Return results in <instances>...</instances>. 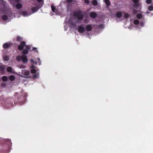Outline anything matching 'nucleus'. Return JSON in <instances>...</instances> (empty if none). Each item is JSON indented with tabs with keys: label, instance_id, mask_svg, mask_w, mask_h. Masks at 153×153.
<instances>
[{
	"label": "nucleus",
	"instance_id": "nucleus-1",
	"mask_svg": "<svg viewBox=\"0 0 153 153\" xmlns=\"http://www.w3.org/2000/svg\"><path fill=\"white\" fill-rule=\"evenodd\" d=\"M84 15L83 12L81 10L74 12V16L77 17L79 20H82L83 18Z\"/></svg>",
	"mask_w": 153,
	"mask_h": 153
},
{
	"label": "nucleus",
	"instance_id": "nucleus-2",
	"mask_svg": "<svg viewBox=\"0 0 153 153\" xmlns=\"http://www.w3.org/2000/svg\"><path fill=\"white\" fill-rule=\"evenodd\" d=\"M16 60L18 61L22 60L24 63H26L28 61L27 57L25 55H22L21 56H17L16 57Z\"/></svg>",
	"mask_w": 153,
	"mask_h": 153
},
{
	"label": "nucleus",
	"instance_id": "nucleus-3",
	"mask_svg": "<svg viewBox=\"0 0 153 153\" xmlns=\"http://www.w3.org/2000/svg\"><path fill=\"white\" fill-rule=\"evenodd\" d=\"M26 42L24 41H22L21 42L20 45H19L18 47V50L19 51L22 50L24 46L25 47Z\"/></svg>",
	"mask_w": 153,
	"mask_h": 153
},
{
	"label": "nucleus",
	"instance_id": "nucleus-4",
	"mask_svg": "<svg viewBox=\"0 0 153 153\" xmlns=\"http://www.w3.org/2000/svg\"><path fill=\"white\" fill-rule=\"evenodd\" d=\"M25 49L23 50L22 52V54L26 55L29 52V51L30 49V46L28 45H25Z\"/></svg>",
	"mask_w": 153,
	"mask_h": 153
},
{
	"label": "nucleus",
	"instance_id": "nucleus-5",
	"mask_svg": "<svg viewBox=\"0 0 153 153\" xmlns=\"http://www.w3.org/2000/svg\"><path fill=\"white\" fill-rule=\"evenodd\" d=\"M78 31L79 33H82L85 32V28L81 25H79L78 26Z\"/></svg>",
	"mask_w": 153,
	"mask_h": 153
},
{
	"label": "nucleus",
	"instance_id": "nucleus-6",
	"mask_svg": "<svg viewBox=\"0 0 153 153\" xmlns=\"http://www.w3.org/2000/svg\"><path fill=\"white\" fill-rule=\"evenodd\" d=\"M22 74L26 76V77L27 78H30V77L29 76L30 74V73L29 71L24 70L22 71Z\"/></svg>",
	"mask_w": 153,
	"mask_h": 153
},
{
	"label": "nucleus",
	"instance_id": "nucleus-7",
	"mask_svg": "<svg viewBox=\"0 0 153 153\" xmlns=\"http://www.w3.org/2000/svg\"><path fill=\"white\" fill-rule=\"evenodd\" d=\"M13 44L11 43H4L3 45V47L4 49H7L10 47L12 46Z\"/></svg>",
	"mask_w": 153,
	"mask_h": 153
},
{
	"label": "nucleus",
	"instance_id": "nucleus-8",
	"mask_svg": "<svg viewBox=\"0 0 153 153\" xmlns=\"http://www.w3.org/2000/svg\"><path fill=\"white\" fill-rule=\"evenodd\" d=\"M90 16L92 18H95L97 17V14L95 12H91L90 13Z\"/></svg>",
	"mask_w": 153,
	"mask_h": 153
},
{
	"label": "nucleus",
	"instance_id": "nucleus-9",
	"mask_svg": "<svg viewBox=\"0 0 153 153\" xmlns=\"http://www.w3.org/2000/svg\"><path fill=\"white\" fill-rule=\"evenodd\" d=\"M92 28L91 25H88L85 27L86 30L88 32L91 31L92 29Z\"/></svg>",
	"mask_w": 153,
	"mask_h": 153
},
{
	"label": "nucleus",
	"instance_id": "nucleus-10",
	"mask_svg": "<svg viewBox=\"0 0 153 153\" xmlns=\"http://www.w3.org/2000/svg\"><path fill=\"white\" fill-rule=\"evenodd\" d=\"M51 7L52 11L57 14V13H58L57 10L55 6H54L53 5H51Z\"/></svg>",
	"mask_w": 153,
	"mask_h": 153
},
{
	"label": "nucleus",
	"instance_id": "nucleus-11",
	"mask_svg": "<svg viewBox=\"0 0 153 153\" xmlns=\"http://www.w3.org/2000/svg\"><path fill=\"white\" fill-rule=\"evenodd\" d=\"M39 9V8L38 7H33L31 9V10L33 13H35L38 11Z\"/></svg>",
	"mask_w": 153,
	"mask_h": 153
},
{
	"label": "nucleus",
	"instance_id": "nucleus-12",
	"mask_svg": "<svg viewBox=\"0 0 153 153\" xmlns=\"http://www.w3.org/2000/svg\"><path fill=\"white\" fill-rule=\"evenodd\" d=\"M116 16L119 18H120L122 17V14L121 12H117L116 13Z\"/></svg>",
	"mask_w": 153,
	"mask_h": 153
},
{
	"label": "nucleus",
	"instance_id": "nucleus-13",
	"mask_svg": "<svg viewBox=\"0 0 153 153\" xmlns=\"http://www.w3.org/2000/svg\"><path fill=\"white\" fill-rule=\"evenodd\" d=\"M22 5L20 3H18L16 5V7L18 9H19L22 8Z\"/></svg>",
	"mask_w": 153,
	"mask_h": 153
},
{
	"label": "nucleus",
	"instance_id": "nucleus-14",
	"mask_svg": "<svg viewBox=\"0 0 153 153\" xmlns=\"http://www.w3.org/2000/svg\"><path fill=\"white\" fill-rule=\"evenodd\" d=\"M15 76L13 75H11L9 77V79L11 81H13L15 79Z\"/></svg>",
	"mask_w": 153,
	"mask_h": 153
},
{
	"label": "nucleus",
	"instance_id": "nucleus-15",
	"mask_svg": "<svg viewBox=\"0 0 153 153\" xmlns=\"http://www.w3.org/2000/svg\"><path fill=\"white\" fill-rule=\"evenodd\" d=\"M2 80L4 82H6L8 80L7 77L6 76H3L2 77Z\"/></svg>",
	"mask_w": 153,
	"mask_h": 153
},
{
	"label": "nucleus",
	"instance_id": "nucleus-16",
	"mask_svg": "<svg viewBox=\"0 0 153 153\" xmlns=\"http://www.w3.org/2000/svg\"><path fill=\"white\" fill-rule=\"evenodd\" d=\"M92 3V4L94 6L97 5L98 4L97 1L96 0H93Z\"/></svg>",
	"mask_w": 153,
	"mask_h": 153
},
{
	"label": "nucleus",
	"instance_id": "nucleus-17",
	"mask_svg": "<svg viewBox=\"0 0 153 153\" xmlns=\"http://www.w3.org/2000/svg\"><path fill=\"white\" fill-rule=\"evenodd\" d=\"M105 3L106 4V5L108 6H109L110 5V2L109 1V0H105Z\"/></svg>",
	"mask_w": 153,
	"mask_h": 153
},
{
	"label": "nucleus",
	"instance_id": "nucleus-18",
	"mask_svg": "<svg viewBox=\"0 0 153 153\" xmlns=\"http://www.w3.org/2000/svg\"><path fill=\"white\" fill-rule=\"evenodd\" d=\"M7 71L8 72H11L12 71V68L10 67H8L7 68Z\"/></svg>",
	"mask_w": 153,
	"mask_h": 153
},
{
	"label": "nucleus",
	"instance_id": "nucleus-19",
	"mask_svg": "<svg viewBox=\"0 0 153 153\" xmlns=\"http://www.w3.org/2000/svg\"><path fill=\"white\" fill-rule=\"evenodd\" d=\"M39 76V74L38 73L32 75L33 78V79L37 78Z\"/></svg>",
	"mask_w": 153,
	"mask_h": 153
},
{
	"label": "nucleus",
	"instance_id": "nucleus-20",
	"mask_svg": "<svg viewBox=\"0 0 153 153\" xmlns=\"http://www.w3.org/2000/svg\"><path fill=\"white\" fill-rule=\"evenodd\" d=\"M139 21L138 19H135L134 21V25H137L139 24Z\"/></svg>",
	"mask_w": 153,
	"mask_h": 153
},
{
	"label": "nucleus",
	"instance_id": "nucleus-21",
	"mask_svg": "<svg viewBox=\"0 0 153 153\" xmlns=\"http://www.w3.org/2000/svg\"><path fill=\"white\" fill-rule=\"evenodd\" d=\"M142 17V14L140 13H138L137 15V18L139 19H141Z\"/></svg>",
	"mask_w": 153,
	"mask_h": 153
},
{
	"label": "nucleus",
	"instance_id": "nucleus-22",
	"mask_svg": "<svg viewBox=\"0 0 153 153\" xmlns=\"http://www.w3.org/2000/svg\"><path fill=\"white\" fill-rule=\"evenodd\" d=\"M36 70L35 68H32L30 71V72L32 74H34L36 72Z\"/></svg>",
	"mask_w": 153,
	"mask_h": 153
},
{
	"label": "nucleus",
	"instance_id": "nucleus-23",
	"mask_svg": "<svg viewBox=\"0 0 153 153\" xmlns=\"http://www.w3.org/2000/svg\"><path fill=\"white\" fill-rule=\"evenodd\" d=\"M2 19L4 20H7L8 19V17L6 15H4L2 17Z\"/></svg>",
	"mask_w": 153,
	"mask_h": 153
},
{
	"label": "nucleus",
	"instance_id": "nucleus-24",
	"mask_svg": "<svg viewBox=\"0 0 153 153\" xmlns=\"http://www.w3.org/2000/svg\"><path fill=\"white\" fill-rule=\"evenodd\" d=\"M27 13L25 11H23L22 12V14L24 16H28L27 15Z\"/></svg>",
	"mask_w": 153,
	"mask_h": 153
},
{
	"label": "nucleus",
	"instance_id": "nucleus-25",
	"mask_svg": "<svg viewBox=\"0 0 153 153\" xmlns=\"http://www.w3.org/2000/svg\"><path fill=\"white\" fill-rule=\"evenodd\" d=\"M16 39L17 41L19 42L22 41L23 39L22 37L18 36L16 38Z\"/></svg>",
	"mask_w": 153,
	"mask_h": 153
},
{
	"label": "nucleus",
	"instance_id": "nucleus-26",
	"mask_svg": "<svg viewBox=\"0 0 153 153\" xmlns=\"http://www.w3.org/2000/svg\"><path fill=\"white\" fill-rule=\"evenodd\" d=\"M5 69V67L4 65L0 66V70L1 71H4Z\"/></svg>",
	"mask_w": 153,
	"mask_h": 153
},
{
	"label": "nucleus",
	"instance_id": "nucleus-27",
	"mask_svg": "<svg viewBox=\"0 0 153 153\" xmlns=\"http://www.w3.org/2000/svg\"><path fill=\"white\" fill-rule=\"evenodd\" d=\"M148 9L149 11H152L153 10V6L152 5L149 6L148 7Z\"/></svg>",
	"mask_w": 153,
	"mask_h": 153
},
{
	"label": "nucleus",
	"instance_id": "nucleus-28",
	"mask_svg": "<svg viewBox=\"0 0 153 153\" xmlns=\"http://www.w3.org/2000/svg\"><path fill=\"white\" fill-rule=\"evenodd\" d=\"M124 17L125 19H128L129 17L128 14L127 13H125L124 15Z\"/></svg>",
	"mask_w": 153,
	"mask_h": 153
},
{
	"label": "nucleus",
	"instance_id": "nucleus-29",
	"mask_svg": "<svg viewBox=\"0 0 153 153\" xmlns=\"http://www.w3.org/2000/svg\"><path fill=\"white\" fill-rule=\"evenodd\" d=\"M146 2L148 4H151L152 2V0H146Z\"/></svg>",
	"mask_w": 153,
	"mask_h": 153
},
{
	"label": "nucleus",
	"instance_id": "nucleus-30",
	"mask_svg": "<svg viewBox=\"0 0 153 153\" xmlns=\"http://www.w3.org/2000/svg\"><path fill=\"white\" fill-rule=\"evenodd\" d=\"M6 141L8 143V144H9V145L12 144V143L11 142V140L10 139H7L6 140Z\"/></svg>",
	"mask_w": 153,
	"mask_h": 153
},
{
	"label": "nucleus",
	"instance_id": "nucleus-31",
	"mask_svg": "<svg viewBox=\"0 0 153 153\" xmlns=\"http://www.w3.org/2000/svg\"><path fill=\"white\" fill-rule=\"evenodd\" d=\"M3 58L5 61H7L9 59V57L7 56H4V57Z\"/></svg>",
	"mask_w": 153,
	"mask_h": 153
},
{
	"label": "nucleus",
	"instance_id": "nucleus-32",
	"mask_svg": "<svg viewBox=\"0 0 153 153\" xmlns=\"http://www.w3.org/2000/svg\"><path fill=\"white\" fill-rule=\"evenodd\" d=\"M6 84L5 83H3L1 84V85L2 87H4L6 86Z\"/></svg>",
	"mask_w": 153,
	"mask_h": 153
},
{
	"label": "nucleus",
	"instance_id": "nucleus-33",
	"mask_svg": "<svg viewBox=\"0 0 153 153\" xmlns=\"http://www.w3.org/2000/svg\"><path fill=\"white\" fill-rule=\"evenodd\" d=\"M84 2L87 4H89V1L88 0H84Z\"/></svg>",
	"mask_w": 153,
	"mask_h": 153
},
{
	"label": "nucleus",
	"instance_id": "nucleus-34",
	"mask_svg": "<svg viewBox=\"0 0 153 153\" xmlns=\"http://www.w3.org/2000/svg\"><path fill=\"white\" fill-rule=\"evenodd\" d=\"M30 61L32 63H36V64L37 63V62H35L33 59H31L30 60Z\"/></svg>",
	"mask_w": 153,
	"mask_h": 153
},
{
	"label": "nucleus",
	"instance_id": "nucleus-35",
	"mask_svg": "<svg viewBox=\"0 0 153 153\" xmlns=\"http://www.w3.org/2000/svg\"><path fill=\"white\" fill-rule=\"evenodd\" d=\"M133 2L135 4H137L139 2V0H133Z\"/></svg>",
	"mask_w": 153,
	"mask_h": 153
},
{
	"label": "nucleus",
	"instance_id": "nucleus-36",
	"mask_svg": "<svg viewBox=\"0 0 153 153\" xmlns=\"http://www.w3.org/2000/svg\"><path fill=\"white\" fill-rule=\"evenodd\" d=\"M140 25L141 26H143L144 25V23L143 22H141L140 23Z\"/></svg>",
	"mask_w": 153,
	"mask_h": 153
},
{
	"label": "nucleus",
	"instance_id": "nucleus-37",
	"mask_svg": "<svg viewBox=\"0 0 153 153\" xmlns=\"http://www.w3.org/2000/svg\"><path fill=\"white\" fill-rule=\"evenodd\" d=\"M73 0H67V2L68 3H71L72 2Z\"/></svg>",
	"mask_w": 153,
	"mask_h": 153
},
{
	"label": "nucleus",
	"instance_id": "nucleus-38",
	"mask_svg": "<svg viewBox=\"0 0 153 153\" xmlns=\"http://www.w3.org/2000/svg\"><path fill=\"white\" fill-rule=\"evenodd\" d=\"M35 68L36 67L33 65H32L30 67V68L31 69H32V68Z\"/></svg>",
	"mask_w": 153,
	"mask_h": 153
},
{
	"label": "nucleus",
	"instance_id": "nucleus-39",
	"mask_svg": "<svg viewBox=\"0 0 153 153\" xmlns=\"http://www.w3.org/2000/svg\"><path fill=\"white\" fill-rule=\"evenodd\" d=\"M71 25H73V26L74 27H76V25L75 24H74V23H71Z\"/></svg>",
	"mask_w": 153,
	"mask_h": 153
},
{
	"label": "nucleus",
	"instance_id": "nucleus-40",
	"mask_svg": "<svg viewBox=\"0 0 153 153\" xmlns=\"http://www.w3.org/2000/svg\"><path fill=\"white\" fill-rule=\"evenodd\" d=\"M37 1L39 2H43V0H37Z\"/></svg>",
	"mask_w": 153,
	"mask_h": 153
},
{
	"label": "nucleus",
	"instance_id": "nucleus-41",
	"mask_svg": "<svg viewBox=\"0 0 153 153\" xmlns=\"http://www.w3.org/2000/svg\"><path fill=\"white\" fill-rule=\"evenodd\" d=\"M37 49V48H35V47H33V49H32V51H35V50H36Z\"/></svg>",
	"mask_w": 153,
	"mask_h": 153
},
{
	"label": "nucleus",
	"instance_id": "nucleus-42",
	"mask_svg": "<svg viewBox=\"0 0 153 153\" xmlns=\"http://www.w3.org/2000/svg\"><path fill=\"white\" fill-rule=\"evenodd\" d=\"M25 96H24V102L25 101Z\"/></svg>",
	"mask_w": 153,
	"mask_h": 153
},
{
	"label": "nucleus",
	"instance_id": "nucleus-43",
	"mask_svg": "<svg viewBox=\"0 0 153 153\" xmlns=\"http://www.w3.org/2000/svg\"><path fill=\"white\" fill-rule=\"evenodd\" d=\"M149 13V11H147L146 13V14H148Z\"/></svg>",
	"mask_w": 153,
	"mask_h": 153
}]
</instances>
